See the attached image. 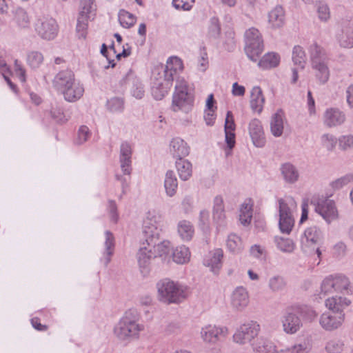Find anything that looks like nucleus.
Wrapping results in <instances>:
<instances>
[{
    "mask_svg": "<svg viewBox=\"0 0 353 353\" xmlns=\"http://www.w3.org/2000/svg\"><path fill=\"white\" fill-rule=\"evenodd\" d=\"M301 307L299 306L288 308L281 316L283 332L287 334H294L303 326Z\"/></svg>",
    "mask_w": 353,
    "mask_h": 353,
    "instance_id": "obj_11",
    "label": "nucleus"
},
{
    "mask_svg": "<svg viewBox=\"0 0 353 353\" xmlns=\"http://www.w3.org/2000/svg\"><path fill=\"white\" fill-rule=\"evenodd\" d=\"M123 81L130 88V92L134 97L139 99L143 98L145 94L144 87L132 70H129Z\"/></svg>",
    "mask_w": 353,
    "mask_h": 353,
    "instance_id": "obj_24",
    "label": "nucleus"
},
{
    "mask_svg": "<svg viewBox=\"0 0 353 353\" xmlns=\"http://www.w3.org/2000/svg\"><path fill=\"white\" fill-rule=\"evenodd\" d=\"M268 23L272 28H279L285 23V11L282 6H276L268 14Z\"/></svg>",
    "mask_w": 353,
    "mask_h": 353,
    "instance_id": "obj_35",
    "label": "nucleus"
},
{
    "mask_svg": "<svg viewBox=\"0 0 353 353\" xmlns=\"http://www.w3.org/2000/svg\"><path fill=\"white\" fill-rule=\"evenodd\" d=\"M310 61L316 80L321 84L326 83L330 74L327 59L325 50L316 43L310 48Z\"/></svg>",
    "mask_w": 353,
    "mask_h": 353,
    "instance_id": "obj_4",
    "label": "nucleus"
},
{
    "mask_svg": "<svg viewBox=\"0 0 353 353\" xmlns=\"http://www.w3.org/2000/svg\"><path fill=\"white\" fill-rule=\"evenodd\" d=\"M350 292V282L347 277L341 274H330L321 284V293L324 295L334 292L348 294Z\"/></svg>",
    "mask_w": 353,
    "mask_h": 353,
    "instance_id": "obj_8",
    "label": "nucleus"
},
{
    "mask_svg": "<svg viewBox=\"0 0 353 353\" xmlns=\"http://www.w3.org/2000/svg\"><path fill=\"white\" fill-rule=\"evenodd\" d=\"M253 214V202L251 199H246L239 208V221L243 226L250 224Z\"/></svg>",
    "mask_w": 353,
    "mask_h": 353,
    "instance_id": "obj_34",
    "label": "nucleus"
},
{
    "mask_svg": "<svg viewBox=\"0 0 353 353\" xmlns=\"http://www.w3.org/2000/svg\"><path fill=\"white\" fill-rule=\"evenodd\" d=\"M95 6L93 0H82L79 17H88V19H93L95 15Z\"/></svg>",
    "mask_w": 353,
    "mask_h": 353,
    "instance_id": "obj_50",
    "label": "nucleus"
},
{
    "mask_svg": "<svg viewBox=\"0 0 353 353\" xmlns=\"http://www.w3.org/2000/svg\"><path fill=\"white\" fill-rule=\"evenodd\" d=\"M223 251L221 248H215L208 252L203 260V264L210 268L214 273H217L222 267Z\"/></svg>",
    "mask_w": 353,
    "mask_h": 353,
    "instance_id": "obj_29",
    "label": "nucleus"
},
{
    "mask_svg": "<svg viewBox=\"0 0 353 353\" xmlns=\"http://www.w3.org/2000/svg\"><path fill=\"white\" fill-rule=\"evenodd\" d=\"M249 303V295L247 290L239 286L234 289L231 295V305L237 310H243Z\"/></svg>",
    "mask_w": 353,
    "mask_h": 353,
    "instance_id": "obj_28",
    "label": "nucleus"
},
{
    "mask_svg": "<svg viewBox=\"0 0 353 353\" xmlns=\"http://www.w3.org/2000/svg\"><path fill=\"white\" fill-rule=\"evenodd\" d=\"M280 170L285 182L294 183L298 181L299 176V171L292 163H283L281 165Z\"/></svg>",
    "mask_w": 353,
    "mask_h": 353,
    "instance_id": "obj_40",
    "label": "nucleus"
},
{
    "mask_svg": "<svg viewBox=\"0 0 353 353\" xmlns=\"http://www.w3.org/2000/svg\"><path fill=\"white\" fill-rule=\"evenodd\" d=\"M226 248L233 254L241 253L245 248V243L242 238L235 233H230L226 239Z\"/></svg>",
    "mask_w": 353,
    "mask_h": 353,
    "instance_id": "obj_37",
    "label": "nucleus"
},
{
    "mask_svg": "<svg viewBox=\"0 0 353 353\" xmlns=\"http://www.w3.org/2000/svg\"><path fill=\"white\" fill-rule=\"evenodd\" d=\"M344 348V343L342 340L332 339L329 340L325 345V349L327 353H341Z\"/></svg>",
    "mask_w": 353,
    "mask_h": 353,
    "instance_id": "obj_54",
    "label": "nucleus"
},
{
    "mask_svg": "<svg viewBox=\"0 0 353 353\" xmlns=\"http://www.w3.org/2000/svg\"><path fill=\"white\" fill-rule=\"evenodd\" d=\"M280 62V57L275 52L266 53L259 61L258 65L263 69H270L276 67Z\"/></svg>",
    "mask_w": 353,
    "mask_h": 353,
    "instance_id": "obj_45",
    "label": "nucleus"
},
{
    "mask_svg": "<svg viewBox=\"0 0 353 353\" xmlns=\"http://www.w3.org/2000/svg\"><path fill=\"white\" fill-rule=\"evenodd\" d=\"M177 232L183 241H189L194 236V228L190 221L181 220L177 224Z\"/></svg>",
    "mask_w": 353,
    "mask_h": 353,
    "instance_id": "obj_42",
    "label": "nucleus"
},
{
    "mask_svg": "<svg viewBox=\"0 0 353 353\" xmlns=\"http://www.w3.org/2000/svg\"><path fill=\"white\" fill-rule=\"evenodd\" d=\"M245 51L248 57L252 61H256L263 51V41L259 31L251 28L245 33Z\"/></svg>",
    "mask_w": 353,
    "mask_h": 353,
    "instance_id": "obj_10",
    "label": "nucleus"
},
{
    "mask_svg": "<svg viewBox=\"0 0 353 353\" xmlns=\"http://www.w3.org/2000/svg\"><path fill=\"white\" fill-rule=\"evenodd\" d=\"M181 208L185 214H190L194 208V200L190 196H185L181 201Z\"/></svg>",
    "mask_w": 353,
    "mask_h": 353,
    "instance_id": "obj_62",
    "label": "nucleus"
},
{
    "mask_svg": "<svg viewBox=\"0 0 353 353\" xmlns=\"http://www.w3.org/2000/svg\"><path fill=\"white\" fill-rule=\"evenodd\" d=\"M248 130L254 145L257 148L263 147L265 138L261 121L256 118L252 119L248 123Z\"/></svg>",
    "mask_w": 353,
    "mask_h": 353,
    "instance_id": "obj_19",
    "label": "nucleus"
},
{
    "mask_svg": "<svg viewBox=\"0 0 353 353\" xmlns=\"http://www.w3.org/2000/svg\"><path fill=\"white\" fill-rule=\"evenodd\" d=\"M183 70L182 60L177 57H171L166 61L163 76L173 82L176 79L175 91L172 97V108L174 112L181 110L188 112L192 106L193 97L189 92L188 85L183 77H178Z\"/></svg>",
    "mask_w": 353,
    "mask_h": 353,
    "instance_id": "obj_1",
    "label": "nucleus"
},
{
    "mask_svg": "<svg viewBox=\"0 0 353 353\" xmlns=\"http://www.w3.org/2000/svg\"><path fill=\"white\" fill-rule=\"evenodd\" d=\"M164 188L166 195L169 197L174 196L178 188V180L172 170H168L165 175Z\"/></svg>",
    "mask_w": 353,
    "mask_h": 353,
    "instance_id": "obj_39",
    "label": "nucleus"
},
{
    "mask_svg": "<svg viewBox=\"0 0 353 353\" xmlns=\"http://www.w3.org/2000/svg\"><path fill=\"white\" fill-rule=\"evenodd\" d=\"M245 51L248 57L252 61H256L263 51V41L259 31L251 28L245 33Z\"/></svg>",
    "mask_w": 353,
    "mask_h": 353,
    "instance_id": "obj_9",
    "label": "nucleus"
},
{
    "mask_svg": "<svg viewBox=\"0 0 353 353\" xmlns=\"http://www.w3.org/2000/svg\"><path fill=\"white\" fill-rule=\"evenodd\" d=\"M176 168L182 181L188 180L192 174V163L187 159H179L175 162Z\"/></svg>",
    "mask_w": 353,
    "mask_h": 353,
    "instance_id": "obj_41",
    "label": "nucleus"
},
{
    "mask_svg": "<svg viewBox=\"0 0 353 353\" xmlns=\"http://www.w3.org/2000/svg\"><path fill=\"white\" fill-rule=\"evenodd\" d=\"M220 34L221 26L219 20L216 17H212L209 21L208 35L210 38L218 39Z\"/></svg>",
    "mask_w": 353,
    "mask_h": 353,
    "instance_id": "obj_52",
    "label": "nucleus"
},
{
    "mask_svg": "<svg viewBox=\"0 0 353 353\" xmlns=\"http://www.w3.org/2000/svg\"><path fill=\"white\" fill-rule=\"evenodd\" d=\"M296 208V203L291 196H286L278 200L279 227L280 231L289 234L294 225V211Z\"/></svg>",
    "mask_w": 353,
    "mask_h": 353,
    "instance_id": "obj_5",
    "label": "nucleus"
},
{
    "mask_svg": "<svg viewBox=\"0 0 353 353\" xmlns=\"http://www.w3.org/2000/svg\"><path fill=\"white\" fill-rule=\"evenodd\" d=\"M265 103V97L261 88L259 86H254L250 92V108L252 111L261 114L263 111Z\"/></svg>",
    "mask_w": 353,
    "mask_h": 353,
    "instance_id": "obj_32",
    "label": "nucleus"
},
{
    "mask_svg": "<svg viewBox=\"0 0 353 353\" xmlns=\"http://www.w3.org/2000/svg\"><path fill=\"white\" fill-rule=\"evenodd\" d=\"M234 130H235V123L234 121L232 113L231 111H228L225 121V126H224L225 132H234Z\"/></svg>",
    "mask_w": 353,
    "mask_h": 353,
    "instance_id": "obj_64",
    "label": "nucleus"
},
{
    "mask_svg": "<svg viewBox=\"0 0 353 353\" xmlns=\"http://www.w3.org/2000/svg\"><path fill=\"white\" fill-rule=\"evenodd\" d=\"M344 316L345 314L325 312L321 316L319 323L324 330L332 331L341 326L344 321Z\"/></svg>",
    "mask_w": 353,
    "mask_h": 353,
    "instance_id": "obj_26",
    "label": "nucleus"
},
{
    "mask_svg": "<svg viewBox=\"0 0 353 353\" xmlns=\"http://www.w3.org/2000/svg\"><path fill=\"white\" fill-rule=\"evenodd\" d=\"M75 80L74 72L69 69L59 72L52 81L53 87L61 94Z\"/></svg>",
    "mask_w": 353,
    "mask_h": 353,
    "instance_id": "obj_23",
    "label": "nucleus"
},
{
    "mask_svg": "<svg viewBox=\"0 0 353 353\" xmlns=\"http://www.w3.org/2000/svg\"><path fill=\"white\" fill-rule=\"evenodd\" d=\"M158 75H159V77H155L152 81L151 92L156 100H161L168 94L172 88L173 82L165 78V76H162L160 74H158Z\"/></svg>",
    "mask_w": 353,
    "mask_h": 353,
    "instance_id": "obj_21",
    "label": "nucleus"
},
{
    "mask_svg": "<svg viewBox=\"0 0 353 353\" xmlns=\"http://www.w3.org/2000/svg\"><path fill=\"white\" fill-rule=\"evenodd\" d=\"M119 21L123 28H129L135 23L136 18L129 12L121 10L119 12Z\"/></svg>",
    "mask_w": 353,
    "mask_h": 353,
    "instance_id": "obj_53",
    "label": "nucleus"
},
{
    "mask_svg": "<svg viewBox=\"0 0 353 353\" xmlns=\"http://www.w3.org/2000/svg\"><path fill=\"white\" fill-rule=\"evenodd\" d=\"M314 14L322 23H327L331 18V12L328 3L324 0L316 1L314 3Z\"/></svg>",
    "mask_w": 353,
    "mask_h": 353,
    "instance_id": "obj_36",
    "label": "nucleus"
},
{
    "mask_svg": "<svg viewBox=\"0 0 353 353\" xmlns=\"http://www.w3.org/2000/svg\"><path fill=\"white\" fill-rule=\"evenodd\" d=\"M132 146L128 141H123L119 148V163L122 172L125 175L131 174L132 168Z\"/></svg>",
    "mask_w": 353,
    "mask_h": 353,
    "instance_id": "obj_17",
    "label": "nucleus"
},
{
    "mask_svg": "<svg viewBox=\"0 0 353 353\" xmlns=\"http://www.w3.org/2000/svg\"><path fill=\"white\" fill-rule=\"evenodd\" d=\"M172 260L177 264H185L190 261V252L188 247L180 245L172 250Z\"/></svg>",
    "mask_w": 353,
    "mask_h": 353,
    "instance_id": "obj_44",
    "label": "nucleus"
},
{
    "mask_svg": "<svg viewBox=\"0 0 353 353\" xmlns=\"http://www.w3.org/2000/svg\"><path fill=\"white\" fill-rule=\"evenodd\" d=\"M13 14V20L19 28L26 29L30 28V18L24 8L21 7L16 8Z\"/></svg>",
    "mask_w": 353,
    "mask_h": 353,
    "instance_id": "obj_43",
    "label": "nucleus"
},
{
    "mask_svg": "<svg viewBox=\"0 0 353 353\" xmlns=\"http://www.w3.org/2000/svg\"><path fill=\"white\" fill-rule=\"evenodd\" d=\"M90 20L88 19V17H78L76 30L79 38L85 37Z\"/></svg>",
    "mask_w": 353,
    "mask_h": 353,
    "instance_id": "obj_57",
    "label": "nucleus"
},
{
    "mask_svg": "<svg viewBox=\"0 0 353 353\" xmlns=\"http://www.w3.org/2000/svg\"><path fill=\"white\" fill-rule=\"evenodd\" d=\"M123 100L119 97H114L107 101L108 109L112 112H121L124 108Z\"/></svg>",
    "mask_w": 353,
    "mask_h": 353,
    "instance_id": "obj_56",
    "label": "nucleus"
},
{
    "mask_svg": "<svg viewBox=\"0 0 353 353\" xmlns=\"http://www.w3.org/2000/svg\"><path fill=\"white\" fill-rule=\"evenodd\" d=\"M351 303V301L342 296H332L325 301V305L327 310L334 314H344L343 311Z\"/></svg>",
    "mask_w": 353,
    "mask_h": 353,
    "instance_id": "obj_25",
    "label": "nucleus"
},
{
    "mask_svg": "<svg viewBox=\"0 0 353 353\" xmlns=\"http://www.w3.org/2000/svg\"><path fill=\"white\" fill-rule=\"evenodd\" d=\"M147 245L151 247L155 257H160L163 261H169L171 252V243L168 240L161 238V235L152 241H146Z\"/></svg>",
    "mask_w": 353,
    "mask_h": 353,
    "instance_id": "obj_18",
    "label": "nucleus"
},
{
    "mask_svg": "<svg viewBox=\"0 0 353 353\" xmlns=\"http://www.w3.org/2000/svg\"><path fill=\"white\" fill-rule=\"evenodd\" d=\"M339 147L343 151L353 148V134H345L339 137L338 139Z\"/></svg>",
    "mask_w": 353,
    "mask_h": 353,
    "instance_id": "obj_58",
    "label": "nucleus"
},
{
    "mask_svg": "<svg viewBox=\"0 0 353 353\" xmlns=\"http://www.w3.org/2000/svg\"><path fill=\"white\" fill-rule=\"evenodd\" d=\"M251 347L254 353H281L275 343L264 336L258 337L251 343Z\"/></svg>",
    "mask_w": 353,
    "mask_h": 353,
    "instance_id": "obj_27",
    "label": "nucleus"
},
{
    "mask_svg": "<svg viewBox=\"0 0 353 353\" xmlns=\"http://www.w3.org/2000/svg\"><path fill=\"white\" fill-rule=\"evenodd\" d=\"M34 30L42 39L53 40L58 34L59 26L54 19L48 16H43L36 21Z\"/></svg>",
    "mask_w": 353,
    "mask_h": 353,
    "instance_id": "obj_12",
    "label": "nucleus"
},
{
    "mask_svg": "<svg viewBox=\"0 0 353 353\" xmlns=\"http://www.w3.org/2000/svg\"><path fill=\"white\" fill-rule=\"evenodd\" d=\"M136 258L141 274L143 276H148L151 270L152 260L156 257L152 249L147 245L145 240L141 243Z\"/></svg>",
    "mask_w": 353,
    "mask_h": 353,
    "instance_id": "obj_15",
    "label": "nucleus"
},
{
    "mask_svg": "<svg viewBox=\"0 0 353 353\" xmlns=\"http://www.w3.org/2000/svg\"><path fill=\"white\" fill-rule=\"evenodd\" d=\"M43 54L39 51H31L27 54V63L32 69L39 68L43 63Z\"/></svg>",
    "mask_w": 353,
    "mask_h": 353,
    "instance_id": "obj_49",
    "label": "nucleus"
},
{
    "mask_svg": "<svg viewBox=\"0 0 353 353\" xmlns=\"http://www.w3.org/2000/svg\"><path fill=\"white\" fill-rule=\"evenodd\" d=\"M163 219L157 211L147 212L143 221L142 230L145 241H152L161 235Z\"/></svg>",
    "mask_w": 353,
    "mask_h": 353,
    "instance_id": "obj_6",
    "label": "nucleus"
},
{
    "mask_svg": "<svg viewBox=\"0 0 353 353\" xmlns=\"http://www.w3.org/2000/svg\"><path fill=\"white\" fill-rule=\"evenodd\" d=\"M284 114L281 110H278L272 117L270 130L273 136L279 137L282 135L284 128Z\"/></svg>",
    "mask_w": 353,
    "mask_h": 353,
    "instance_id": "obj_38",
    "label": "nucleus"
},
{
    "mask_svg": "<svg viewBox=\"0 0 353 353\" xmlns=\"http://www.w3.org/2000/svg\"><path fill=\"white\" fill-rule=\"evenodd\" d=\"M311 203L314 206V210L321 215L327 222L330 223L338 216V211L334 201L322 196L321 198L313 196Z\"/></svg>",
    "mask_w": 353,
    "mask_h": 353,
    "instance_id": "obj_13",
    "label": "nucleus"
},
{
    "mask_svg": "<svg viewBox=\"0 0 353 353\" xmlns=\"http://www.w3.org/2000/svg\"><path fill=\"white\" fill-rule=\"evenodd\" d=\"M212 219L218 228L225 227L227 223V216L223 196L216 195L212 203Z\"/></svg>",
    "mask_w": 353,
    "mask_h": 353,
    "instance_id": "obj_20",
    "label": "nucleus"
},
{
    "mask_svg": "<svg viewBox=\"0 0 353 353\" xmlns=\"http://www.w3.org/2000/svg\"><path fill=\"white\" fill-rule=\"evenodd\" d=\"M261 332V325L256 321H248L240 325L236 328L233 336L234 343L244 345L252 343L257 338Z\"/></svg>",
    "mask_w": 353,
    "mask_h": 353,
    "instance_id": "obj_7",
    "label": "nucleus"
},
{
    "mask_svg": "<svg viewBox=\"0 0 353 353\" xmlns=\"http://www.w3.org/2000/svg\"><path fill=\"white\" fill-rule=\"evenodd\" d=\"M92 132L86 125H81L77 132L74 143L77 145H81L86 142L91 137Z\"/></svg>",
    "mask_w": 353,
    "mask_h": 353,
    "instance_id": "obj_55",
    "label": "nucleus"
},
{
    "mask_svg": "<svg viewBox=\"0 0 353 353\" xmlns=\"http://www.w3.org/2000/svg\"><path fill=\"white\" fill-rule=\"evenodd\" d=\"M274 242L276 245V248L283 252H292L295 248L292 240L288 238L276 236Z\"/></svg>",
    "mask_w": 353,
    "mask_h": 353,
    "instance_id": "obj_48",
    "label": "nucleus"
},
{
    "mask_svg": "<svg viewBox=\"0 0 353 353\" xmlns=\"http://www.w3.org/2000/svg\"><path fill=\"white\" fill-rule=\"evenodd\" d=\"M158 299L166 304H178L189 296L190 288L168 278L163 279L157 283Z\"/></svg>",
    "mask_w": 353,
    "mask_h": 353,
    "instance_id": "obj_2",
    "label": "nucleus"
},
{
    "mask_svg": "<svg viewBox=\"0 0 353 353\" xmlns=\"http://www.w3.org/2000/svg\"><path fill=\"white\" fill-rule=\"evenodd\" d=\"M139 314L137 310H127L114 328L116 336L122 341L137 339L144 325L139 323Z\"/></svg>",
    "mask_w": 353,
    "mask_h": 353,
    "instance_id": "obj_3",
    "label": "nucleus"
},
{
    "mask_svg": "<svg viewBox=\"0 0 353 353\" xmlns=\"http://www.w3.org/2000/svg\"><path fill=\"white\" fill-rule=\"evenodd\" d=\"M337 141L338 139L336 137L330 133H325L322 134L320 138L321 146L330 152L334 150L336 145Z\"/></svg>",
    "mask_w": 353,
    "mask_h": 353,
    "instance_id": "obj_51",
    "label": "nucleus"
},
{
    "mask_svg": "<svg viewBox=\"0 0 353 353\" xmlns=\"http://www.w3.org/2000/svg\"><path fill=\"white\" fill-rule=\"evenodd\" d=\"M195 0H172L173 6L177 10H190Z\"/></svg>",
    "mask_w": 353,
    "mask_h": 353,
    "instance_id": "obj_60",
    "label": "nucleus"
},
{
    "mask_svg": "<svg viewBox=\"0 0 353 353\" xmlns=\"http://www.w3.org/2000/svg\"><path fill=\"white\" fill-rule=\"evenodd\" d=\"M200 334L205 343L216 344L228 336L229 330L226 326L209 324L201 328Z\"/></svg>",
    "mask_w": 353,
    "mask_h": 353,
    "instance_id": "obj_14",
    "label": "nucleus"
},
{
    "mask_svg": "<svg viewBox=\"0 0 353 353\" xmlns=\"http://www.w3.org/2000/svg\"><path fill=\"white\" fill-rule=\"evenodd\" d=\"M268 285L274 293L282 292L286 288L287 281L283 276L274 275L268 279Z\"/></svg>",
    "mask_w": 353,
    "mask_h": 353,
    "instance_id": "obj_46",
    "label": "nucleus"
},
{
    "mask_svg": "<svg viewBox=\"0 0 353 353\" xmlns=\"http://www.w3.org/2000/svg\"><path fill=\"white\" fill-rule=\"evenodd\" d=\"M170 152L174 157L179 159H184L190 153V147L188 143L179 137L172 139L170 143Z\"/></svg>",
    "mask_w": 353,
    "mask_h": 353,
    "instance_id": "obj_30",
    "label": "nucleus"
},
{
    "mask_svg": "<svg viewBox=\"0 0 353 353\" xmlns=\"http://www.w3.org/2000/svg\"><path fill=\"white\" fill-rule=\"evenodd\" d=\"M114 245L115 243L113 234L109 230H106L105 232V250L103 252V256L101 259V261L103 263L105 266H107L111 261V256L114 250Z\"/></svg>",
    "mask_w": 353,
    "mask_h": 353,
    "instance_id": "obj_33",
    "label": "nucleus"
},
{
    "mask_svg": "<svg viewBox=\"0 0 353 353\" xmlns=\"http://www.w3.org/2000/svg\"><path fill=\"white\" fill-rule=\"evenodd\" d=\"M84 93V88L83 84L77 80H74L71 83L61 94L65 101L68 102H75L80 99Z\"/></svg>",
    "mask_w": 353,
    "mask_h": 353,
    "instance_id": "obj_31",
    "label": "nucleus"
},
{
    "mask_svg": "<svg viewBox=\"0 0 353 353\" xmlns=\"http://www.w3.org/2000/svg\"><path fill=\"white\" fill-rule=\"evenodd\" d=\"M336 41L341 48H353V21H344L341 23L340 32L336 34Z\"/></svg>",
    "mask_w": 353,
    "mask_h": 353,
    "instance_id": "obj_16",
    "label": "nucleus"
},
{
    "mask_svg": "<svg viewBox=\"0 0 353 353\" xmlns=\"http://www.w3.org/2000/svg\"><path fill=\"white\" fill-rule=\"evenodd\" d=\"M292 61L294 64L303 70L306 64V55L302 47L296 46L292 51Z\"/></svg>",
    "mask_w": 353,
    "mask_h": 353,
    "instance_id": "obj_47",
    "label": "nucleus"
},
{
    "mask_svg": "<svg viewBox=\"0 0 353 353\" xmlns=\"http://www.w3.org/2000/svg\"><path fill=\"white\" fill-rule=\"evenodd\" d=\"M210 225V213L207 210H202L199 214V226L203 230Z\"/></svg>",
    "mask_w": 353,
    "mask_h": 353,
    "instance_id": "obj_59",
    "label": "nucleus"
},
{
    "mask_svg": "<svg viewBox=\"0 0 353 353\" xmlns=\"http://www.w3.org/2000/svg\"><path fill=\"white\" fill-rule=\"evenodd\" d=\"M281 353H307V345L305 343L294 345L291 347L281 349Z\"/></svg>",
    "mask_w": 353,
    "mask_h": 353,
    "instance_id": "obj_63",
    "label": "nucleus"
},
{
    "mask_svg": "<svg viewBox=\"0 0 353 353\" xmlns=\"http://www.w3.org/2000/svg\"><path fill=\"white\" fill-rule=\"evenodd\" d=\"M234 32L232 30L225 32V39L224 41L225 48L228 51H232L235 48L236 41L234 39Z\"/></svg>",
    "mask_w": 353,
    "mask_h": 353,
    "instance_id": "obj_61",
    "label": "nucleus"
},
{
    "mask_svg": "<svg viewBox=\"0 0 353 353\" xmlns=\"http://www.w3.org/2000/svg\"><path fill=\"white\" fill-rule=\"evenodd\" d=\"M345 113L337 108H329L323 114V123L328 128L339 126L345 123Z\"/></svg>",
    "mask_w": 353,
    "mask_h": 353,
    "instance_id": "obj_22",
    "label": "nucleus"
}]
</instances>
